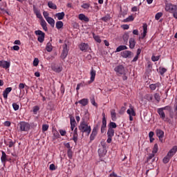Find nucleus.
<instances>
[{"instance_id": "1", "label": "nucleus", "mask_w": 177, "mask_h": 177, "mask_svg": "<svg viewBox=\"0 0 177 177\" xmlns=\"http://www.w3.org/2000/svg\"><path fill=\"white\" fill-rule=\"evenodd\" d=\"M79 130L82 133H86V136H89L92 129L91 126L88 125V123L84 120L82 122H80L79 125Z\"/></svg>"}, {"instance_id": "2", "label": "nucleus", "mask_w": 177, "mask_h": 177, "mask_svg": "<svg viewBox=\"0 0 177 177\" xmlns=\"http://www.w3.org/2000/svg\"><path fill=\"white\" fill-rule=\"evenodd\" d=\"M165 10L169 13H172L173 17H174V19H177V5L167 3L165 5Z\"/></svg>"}, {"instance_id": "3", "label": "nucleus", "mask_w": 177, "mask_h": 177, "mask_svg": "<svg viewBox=\"0 0 177 177\" xmlns=\"http://www.w3.org/2000/svg\"><path fill=\"white\" fill-rule=\"evenodd\" d=\"M18 125L19 127L20 131L22 132H28L31 128L30 123L26 122H20Z\"/></svg>"}, {"instance_id": "4", "label": "nucleus", "mask_w": 177, "mask_h": 177, "mask_svg": "<svg viewBox=\"0 0 177 177\" xmlns=\"http://www.w3.org/2000/svg\"><path fill=\"white\" fill-rule=\"evenodd\" d=\"M117 75H125V68L122 65H118L114 68Z\"/></svg>"}, {"instance_id": "5", "label": "nucleus", "mask_w": 177, "mask_h": 177, "mask_svg": "<svg viewBox=\"0 0 177 177\" xmlns=\"http://www.w3.org/2000/svg\"><path fill=\"white\" fill-rule=\"evenodd\" d=\"M35 34L36 35H39V37H37V41L40 42V44H42V42L45 41V33L44 32L38 30L35 31Z\"/></svg>"}, {"instance_id": "6", "label": "nucleus", "mask_w": 177, "mask_h": 177, "mask_svg": "<svg viewBox=\"0 0 177 177\" xmlns=\"http://www.w3.org/2000/svg\"><path fill=\"white\" fill-rule=\"evenodd\" d=\"M156 136H158L160 142H161V143H162V142H164V131L160 129H157L156 130Z\"/></svg>"}, {"instance_id": "7", "label": "nucleus", "mask_w": 177, "mask_h": 177, "mask_svg": "<svg viewBox=\"0 0 177 177\" xmlns=\"http://www.w3.org/2000/svg\"><path fill=\"white\" fill-rule=\"evenodd\" d=\"M68 55V48H67V44H65L63 46V50L62 52L60 57L61 59L64 60V59L67 57Z\"/></svg>"}, {"instance_id": "8", "label": "nucleus", "mask_w": 177, "mask_h": 177, "mask_svg": "<svg viewBox=\"0 0 177 177\" xmlns=\"http://www.w3.org/2000/svg\"><path fill=\"white\" fill-rule=\"evenodd\" d=\"M158 113L160 115V118L163 120L165 122H169V120H168V118H165V113L164 112L163 109L161 108H159L158 109Z\"/></svg>"}, {"instance_id": "9", "label": "nucleus", "mask_w": 177, "mask_h": 177, "mask_svg": "<svg viewBox=\"0 0 177 177\" xmlns=\"http://www.w3.org/2000/svg\"><path fill=\"white\" fill-rule=\"evenodd\" d=\"M133 53L129 50H124L121 53L122 57H124V59H131L133 56Z\"/></svg>"}, {"instance_id": "10", "label": "nucleus", "mask_w": 177, "mask_h": 177, "mask_svg": "<svg viewBox=\"0 0 177 177\" xmlns=\"http://www.w3.org/2000/svg\"><path fill=\"white\" fill-rule=\"evenodd\" d=\"M0 67H2V68H5L6 70L9 68V67H10V62L5 60L0 61Z\"/></svg>"}, {"instance_id": "11", "label": "nucleus", "mask_w": 177, "mask_h": 177, "mask_svg": "<svg viewBox=\"0 0 177 177\" xmlns=\"http://www.w3.org/2000/svg\"><path fill=\"white\" fill-rule=\"evenodd\" d=\"M99 130V127H94L93 129L92 133L90 136V140H95V138H96V135H97V131Z\"/></svg>"}, {"instance_id": "12", "label": "nucleus", "mask_w": 177, "mask_h": 177, "mask_svg": "<svg viewBox=\"0 0 177 177\" xmlns=\"http://www.w3.org/2000/svg\"><path fill=\"white\" fill-rule=\"evenodd\" d=\"M177 151V146H174L172 149L167 153V155L170 156L171 158L175 156Z\"/></svg>"}, {"instance_id": "13", "label": "nucleus", "mask_w": 177, "mask_h": 177, "mask_svg": "<svg viewBox=\"0 0 177 177\" xmlns=\"http://www.w3.org/2000/svg\"><path fill=\"white\" fill-rule=\"evenodd\" d=\"M53 133V140H56V139H59L60 138V134L59 133V131L56 129H53L52 131Z\"/></svg>"}, {"instance_id": "14", "label": "nucleus", "mask_w": 177, "mask_h": 177, "mask_svg": "<svg viewBox=\"0 0 177 177\" xmlns=\"http://www.w3.org/2000/svg\"><path fill=\"white\" fill-rule=\"evenodd\" d=\"M161 86V83L160 82H157L156 84H151L149 85V88L151 91H156L157 88H160Z\"/></svg>"}, {"instance_id": "15", "label": "nucleus", "mask_w": 177, "mask_h": 177, "mask_svg": "<svg viewBox=\"0 0 177 177\" xmlns=\"http://www.w3.org/2000/svg\"><path fill=\"white\" fill-rule=\"evenodd\" d=\"M12 92V87L6 88V90L3 92V96L4 99H8V95Z\"/></svg>"}, {"instance_id": "16", "label": "nucleus", "mask_w": 177, "mask_h": 177, "mask_svg": "<svg viewBox=\"0 0 177 177\" xmlns=\"http://www.w3.org/2000/svg\"><path fill=\"white\" fill-rule=\"evenodd\" d=\"M77 127L75 128L73 131V136L72 140L75 142V143H77L78 142V133H77Z\"/></svg>"}, {"instance_id": "17", "label": "nucleus", "mask_w": 177, "mask_h": 177, "mask_svg": "<svg viewBox=\"0 0 177 177\" xmlns=\"http://www.w3.org/2000/svg\"><path fill=\"white\" fill-rule=\"evenodd\" d=\"M143 32L142 33V39H144V38L146 37L147 34V24H143Z\"/></svg>"}, {"instance_id": "18", "label": "nucleus", "mask_w": 177, "mask_h": 177, "mask_svg": "<svg viewBox=\"0 0 177 177\" xmlns=\"http://www.w3.org/2000/svg\"><path fill=\"white\" fill-rule=\"evenodd\" d=\"M124 45H128V40L129 39V32H126L122 36Z\"/></svg>"}, {"instance_id": "19", "label": "nucleus", "mask_w": 177, "mask_h": 177, "mask_svg": "<svg viewBox=\"0 0 177 177\" xmlns=\"http://www.w3.org/2000/svg\"><path fill=\"white\" fill-rule=\"evenodd\" d=\"M127 114H129V115H133L135 116L136 115V113H135V110L133 109V106H132V105H130V109H129L127 111Z\"/></svg>"}, {"instance_id": "20", "label": "nucleus", "mask_w": 177, "mask_h": 177, "mask_svg": "<svg viewBox=\"0 0 177 177\" xmlns=\"http://www.w3.org/2000/svg\"><path fill=\"white\" fill-rule=\"evenodd\" d=\"M91 75V82H93L95 81V77H96V71L93 69V68H91V71L90 72Z\"/></svg>"}, {"instance_id": "21", "label": "nucleus", "mask_w": 177, "mask_h": 177, "mask_svg": "<svg viewBox=\"0 0 177 177\" xmlns=\"http://www.w3.org/2000/svg\"><path fill=\"white\" fill-rule=\"evenodd\" d=\"M79 19L81 20L82 21H86V23H88V21H89V18H88V17H86L84 14L79 15Z\"/></svg>"}, {"instance_id": "22", "label": "nucleus", "mask_w": 177, "mask_h": 177, "mask_svg": "<svg viewBox=\"0 0 177 177\" xmlns=\"http://www.w3.org/2000/svg\"><path fill=\"white\" fill-rule=\"evenodd\" d=\"M136 45V41H135L134 38H130L129 39V48L130 49H133L135 48V46Z\"/></svg>"}, {"instance_id": "23", "label": "nucleus", "mask_w": 177, "mask_h": 177, "mask_svg": "<svg viewBox=\"0 0 177 177\" xmlns=\"http://www.w3.org/2000/svg\"><path fill=\"white\" fill-rule=\"evenodd\" d=\"M111 116L112 121H117V113H115V109L111 110Z\"/></svg>"}, {"instance_id": "24", "label": "nucleus", "mask_w": 177, "mask_h": 177, "mask_svg": "<svg viewBox=\"0 0 177 177\" xmlns=\"http://www.w3.org/2000/svg\"><path fill=\"white\" fill-rule=\"evenodd\" d=\"M155 158H154V153H150L149 155V156L147 157V162H154V161H155Z\"/></svg>"}, {"instance_id": "25", "label": "nucleus", "mask_w": 177, "mask_h": 177, "mask_svg": "<svg viewBox=\"0 0 177 177\" xmlns=\"http://www.w3.org/2000/svg\"><path fill=\"white\" fill-rule=\"evenodd\" d=\"M40 25L41 26L43 30H44V31H48V24H46V21H44V19H41V23Z\"/></svg>"}, {"instance_id": "26", "label": "nucleus", "mask_w": 177, "mask_h": 177, "mask_svg": "<svg viewBox=\"0 0 177 177\" xmlns=\"http://www.w3.org/2000/svg\"><path fill=\"white\" fill-rule=\"evenodd\" d=\"M47 23H48V24H50V26H51L53 28L55 27V19H53V18L52 17H48L46 19Z\"/></svg>"}, {"instance_id": "27", "label": "nucleus", "mask_w": 177, "mask_h": 177, "mask_svg": "<svg viewBox=\"0 0 177 177\" xmlns=\"http://www.w3.org/2000/svg\"><path fill=\"white\" fill-rule=\"evenodd\" d=\"M115 131L113 129L109 128L107 131V137L113 138L114 136Z\"/></svg>"}, {"instance_id": "28", "label": "nucleus", "mask_w": 177, "mask_h": 177, "mask_svg": "<svg viewBox=\"0 0 177 177\" xmlns=\"http://www.w3.org/2000/svg\"><path fill=\"white\" fill-rule=\"evenodd\" d=\"M66 15L64 14V12H58L55 15L56 17H57L58 20H63L64 19V16Z\"/></svg>"}, {"instance_id": "29", "label": "nucleus", "mask_w": 177, "mask_h": 177, "mask_svg": "<svg viewBox=\"0 0 177 177\" xmlns=\"http://www.w3.org/2000/svg\"><path fill=\"white\" fill-rule=\"evenodd\" d=\"M75 125H77V122H75V119L71 118V131H74V128H75Z\"/></svg>"}, {"instance_id": "30", "label": "nucleus", "mask_w": 177, "mask_h": 177, "mask_svg": "<svg viewBox=\"0 0 177 177\" xmlns=\"http://www.w3.org/2000/svg\"><path fill=\"white\" fill-rule=\"evenodd\" d=\"M107 128V122H102L101 126V133H104L106 132V129Z\"/></svg>"}, {"instance_id": "31", "label": "nucleus", "mask_w": 177, "mask_h": 177, "mask_svg": "<svg viewBox=\"0 0 177 177\" xmlns=\"http://www.w3.org/2000/svg\"><path fill=\"white\" fill-rule=\"evenodd\" d=\"M4 143L5 145H6V146H8V147L10 148L13 147V146H15V142H13L12 140L4 141Z\"/></svg>"}, {"instance_id": "32", "label": "nucleus", "mask_w": 177, "mask_h": 177, "mask_svg": "<svg viewBox=\"0 0 177 177\" xmlns=\"http://www.w3.org/2000/svg\"><path fill=\"white\" fill-rule=\"evenodd\" d=\"M89 102L88 101V99L84 98L80 100H79L78 103L80 104H82V106H86Z\"/></svg>"}, {"instance_id": "33", "label": "nucleus", "mask_w": 177, "mask_h": 177, "mask_svg": "<svg viewBox=\"0 0 177 177\" xmlns=\"http://www.w3.org/2000/svg\"><path fill=\"white\" fill-rule=\"evenodd\" d=\"M48 6L50 8V9H53L54 10H56L57 9V6L56 4L53 3L52 1H49L48 3Z\"/></svg>"}, {"instance_id": "34", "label": "nucleus", "mask_w": 177, "mask_h": 177, "mask_svg": "<svg viewBox=\"0 0 177 177\" xmlns=\"http://www.w3.org/2000/svg\"><path fill=\"white\" fill-rule=\"evenodd\" d=\"M56 28H57V30H60V28H63V26H64V24H63V21H58L56 22Z\"/></svg>"}, {"instance_id": "35", "label": "nucleus", "mask_w": 177, "mask_h": 177, "mask_svg": "<svg viewBox=\"0 0 177 177\" xmlns=\"http://www.w3.org/2000/svg\"><path fill=\"white\" fill-rule=\"evenodd\" d=\"M80 50H86V49H88V44H85V43H82L80 45Z\"/></svg>"}, {"instance_id": "36", "label": "nucleus", "mask_w": 177, "mask_h": 177, "mask_svg": "<svg viewBox=\"0 0 177 177\" xmlns=\"http://www.w3.org/2000/svg\"><path fill=\"white\" fill-rule=\"evenodd\" d=\"M128 49V47L127 46H119L116 48V52H121V50H127Z\"/></svg>"}, {"instance_id": "37", "label": "nucleus", "mask_w": 177, "mask_h": 177, "mask_svg": "<svg viewBox=\"0 0 177 177\" xmlns=\"http://www.w3.org/2000/svg\"><path fill=\"white\" fill-rule=\"evenodd\" d=\"M46 50H47V52H52V50H53V48L52 47V44H50V42L47 43Z\"/></svg>"}, {"instance_id": "38", "label": "nucleus", "mask_w": 177, "mask_h": 177, "mask_svg": "<svg viewBox=\"0 0 177 177\" xmlns=\"http://www.w3.org/2000/svg\"><path fill=\"white\" fill-rule=\"evenodd\" d=\"M110 19H111V17H110V15H106L104 17L101 18V20H102V21H104L105 23H107V21H109Z\"/></svg>"}, {"instance_id": "39", "label": "nucleus", "mask_w": 177, "mask_h": 177, "mask_svg": "<svg viewBox=\"0 0 177 177\" xmlns=\"http://www.w3.org/2000/svg\"><path fill=\"white\" fill-rule=\"evenodd\" d=\"M1 153H2L1 157V162H6V153L3 151H1Z\"/></svg>"}, {"instance_id": "40", "label": "nucleus", "mask_w": 177, "mask_h": 177, "mask_svg": "<svg viewBox=\"0 0 177 177\" xmlns=\"http://www.w3.org/2000/svg\"><path fill=\"white\" fill-rule=\"evenodd\" d=\"M135 18H133V16L130 15L127 18H126L125 19H124V23H128L129 21H133Z\"/></svg>"}, {"instance_id": "41", "label": "nucleus", "mask_w": 177, "mask_h": 177, "mask_svg": "<svg viewBox=\"0 0 177 177\" xmlns=\"http://www.w3.org/2000/svg\"><path fill=\"white\" fill-rule=\"evenodd\" d=\"M167 70L165 68H162V67L159 68V73L160 74V75H164V74L167 73Z\"/></svg>"}, {"instance_id": "42", "label": "nucleus", "mask_w": 177, "mask_h": 177, "mask_svg": "<svg viewBox=\"0 0 177 177\" xmlns=\"http://www.w3.org/2000/svg\"><path fill=\"white\" fill-rule=\"evenodd\" d=\"M93 37L95 41H96V42H97L98 44H100V42H102V39H100V37L95 35V33L93 34Z\"/></svg>"}, {"instance_id": "43", "label": "nucleus", "mask_w": 177, "mask_h": 177, "mask_svg": "<svg viewBox=\"0 0 177 177\" xmlns=\"http://www.w3.org/2000/svg\"><path fill=\"white\" fill-rule=\"evenodd\" d=\"M35 14L36 15L38 19H42V15H41V12L37 9L34 10Z\"/></svg>"}, {"instance_id": "44", "label": "nucleus", "mask_w": 177, "mask_h": 177, "mask_svg": "<svg viewBox=\"0 0 177 177\" xmlns=\"http://www.w3.org/2000/svg\"><path fill=\"white\" fill-rule=\"evenodd\" d=\"M169 160H171V157L167 155L162 160L164 164H168L169 162Z\"/></svg>"}, {"instance_id": "45", "label": "nucleus", "mask_w": 177, "mask_h": 177, "mask_svg": "<svg viewBox=\"0 0 177 177\" xmlns=\"http://www.w3.org/2000/svg\"><path fill=\"white\" fill-rule=\"evenodd\" d=\"M109 128H111V129H115L117 128V124H115V122H111L109 124Z\"/></svg>"}, {"instance_id": "46", "label": "nucleus", "mask_w": 177, "mask_h": 177, "mask_svg": "<svg viewBox=\"0 0 177 177\" xmlns=\"http://www.w3.org/2000/svg\"><path fill=\"white\" fill-rule=\"evenodd\" d=\"M160 109H162L163 111H164V110H167L169 113H171V111H172V107L171 106H164Z\"/></svg>"}, {"instance_id": "47", "label": "nucleus", "mask_w": 177, "mask_h": 177, "mask_svg": "<svg viewBox=\"0 0 177 177\" xmlns=\"http://www.w3.org/2000/svg\"><path fill=\"white\" fill-rule=\"evenodd\" d=\"M158 151V145L155 144L153 146L152 153L156 154V153H157Z\"/></svg>"}, {"instance_id": "48", "label": "nucleus", "mask_w": 177, "mask_h": 177, "mask_svg": "<svg viewBox=\"0 0 177 177\" xmlns=\"http://www.w3.org/2000/svg\"><path fill=\"white\" fill-rule=\"evenodd\" d=\"M162 17V12H158L155 15L156 20H160Z\"/></svg>"}, {"instance_id": "49", "label": "nucleus", "mask_w": 177, "mask_h": 177, "mask_svg": "<svg viewBox=\"0 0 177 177\" xmlns=\"http://www.w3.org/2000/svg\"><path fill=\"white\" fill-rule=\"evenodd\" d=\"M154 99L158 102H159L160 100H161V97L160 96V94L159 93H155L154 94Z\"/></svg>"}, {"instance_id": "50", "label": "nucleus", "mask_w": 177, "mask_h": 177, "mask_svg": "<svg viewBox=\"0 0 177 177\" xmlns=\"http://www.w3.org/2000/svg\"><path fill=\"white\" fill-rule=\"evenodd\" d=\"M67 155L68 158L71 160L73 158V151H71V149H68Z\"/></svg>"}, {"instance_id": "51", "label": "nucleus", "mask_w": 177, "mask_h": 177, "mask_svg": "<svg viewBox=\"0 0 177 177\" xmlns=\"http://www.w3.org/2000/svg\"><path fill=\"white\" fill-rule=\"evenodd\" d=\"M160 55H158V56L153 55L151 57V60H152V62H158L160 60Z\"/></svg>"}, {"instance_id": "52", "label": "nucleus", "mask_w": 177, "mask_h": 177, "mask_svg": "<svg viewBox=\"0 0 177 177\" xmlns=\"http://www.w3.org/2000/svg\"><path fill=\"white\" fill-rule=\"evenodd\" d=\"M49 129V125L48 124H43L42 125V132H46Z\"/></svg>"}, {"instance_id": "53", "label": "nucleus", "mask_w": 177, "mask_h": 177, "mask_svg": "<svg viewBox=\"0 0 177 177\" xmlns=\"http://www.w3.org/2000/svg\"><path fill=\"white\" fill-rule=\"evenodd\" d=\"M91 104H93V106L97 107V104L96 103V101L95 100V97H93L91 98Z\"/></svg>"}, {"instance_id": "54", "label": "nucleus", "mask_w": 177, "mask_h": 177, "mask_svg": "<svg viewBox=\"0 0 177 177\" xmlns=\"http://www.w3.org/2000/svg\"><path fill=\"white\" fill-rule=\"evenodd\" d=\"M12 107L15 111H17V110H19V109H20V106H19V104H17V103H13Z\"/></svg>"}, {"instance_id": "55", "label": "nucleus", "mask_w": 177, "mask_h": 177, "mask_svg": "<svg viewBox=\"0 0 177 177\" xmlns=\"http://www.w3.org/2000/svg\"><path fill=\"white\" fill-rule=\"evenodd\" d=\"M39 64V59H38V58H35L33 61V66L35 67H37V66H38Z\"/></svg>"}, {"instance_id": "56", "label": "nucleus", "mask_w": 177, "mask_h": 177, "mask_svg": "<svg viewBox=\"0 0 177 177\" xmlns=\"http://www.w3.org/2000/svg\"><path fill=\"white\" fill-rule=\"evenodd\" d=\"M146 99L148 100L149 102H151V100H153V95L151 94H148L146 95Z\"/></svg>"}, {"instance_id": "57", "label": "nucleus", "mask_w": 177, "mask_h": 177, "mask_svg": "<svg viewBox=\"0 0 177 177\" xmlns=\"http://www.w3.org/2000/svg\"><path fill=\"white\" fill-rule=\"evenodd\" d=\"M53 70H54V71H55V73H60V72H62V70H63V68L60 66H57V67L55 68Z\"/></svg>"}, {"instance_id": "58", "label": "nucleus", "mask_w": 177, "mask_h": 177, "mask_svg": "<svg viewBox=\"0 0 177 177\" xmlns=\"http://www.w3.org/2000/svg\"><path fill=\"white\" fill-rule=\"evenodd\" d=\"M43 16H44V19H47L48 18L50 17L49 12H46V11L43 12Z\"/></svg>"}, {"instance_id": "59", "label": "nucleus", "mask_w": 177, "mask_h": 177, "mask_svg": "<svg viewBox=\"0 0 177 177\" xmlns=\"http://www.w3.org/2000/svg\"><path fill=\"white\" fill-rule=\"evenodd\" d=\"M125 110H127V108L125 106H122L120 110L119 111V114H123L125 113Z\"/></svg>"}, {"instance_id": "60", "label": "nucleus", "mask_w": 177, "mask_h": 177, "mask_svg": "<svg viewBox=\"0 0 177 177\" xmlns=\"http://www.w3.org/2000/svg\"><path fill=\"white\" fill-rule=\"evenodd\" d=\"M59 133H60L61 136H65L66 131V130L61 129V130H59Z\"/></svg>"}, {"instance_id": "61", "label": "nucleus", "mask_w": 177, "mask_h": 177, "mask_svg": "<svg viewBox=\"0 0 177 177\" xmlns=\"http://www.w3.org/2000/svg\"><path fill=\"white\" fill-rule=\"evenodd\" d=\"M122 28H123V30H129V26L127 24H124L122 25Z\"/></svg>"}, {"instance_id": "62", "label": "nucleus", "mask_w": 177, "mask_h": 177, "mask_svg": "<svg viewBox=\"0 0 177 177\" xmlns=\"http://www.w3.org/2000/svg\"><path fill=\"white\" fill-rule=\"evenodd\" d=\"M39 111V106H35L33 107V113H37V111Z\"/></svg>"}, {"instance_id": "63", "label": "nucleus", "mask_w": 177, "mask_h": 177, "mask_svg": "<svg viewBox=\"0 0 177 177\" xmlns=\"http://www.w3.org/2000/svg\"><path fill=\"white\" fill-rule=\"evenodd\" d=\"M82 8H83V9H89V4L88 3H84L82 6Z\"/></svg>"}, {"instance_id": "64", "label": "nucleus", "mask_w": 177, "mask_h": 177, "mask_svg": "<svg viewBox=\"0 0 177 177\" xmlns=\"http://www.w3.org/2000/svg\"><path fill=\"white\" fill-rule=\"evenodd\" d=\"M10 125H11V123L9 121H6L4 122V127H10Z\"/></svg>"}]
</instances>
